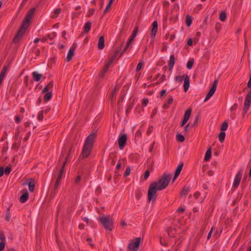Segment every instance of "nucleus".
I'll list each match as a JSON object with an SVG mask.
<instances>
[{
	"label": "nucleus",
	"mask_w": 251,
	"mask_h": 251,
	"mask_svg": "<svg viewBox=\"0 0 251 251\" xmlns=\"http://www.w3.org/2000/svg\"><path fill=\"white\" fill-rule=\"evenodd\" d=\"M171 178V175L164 174L157 181H154L150 184L148 192V200L149 202L156 200L157 191L165 189L168 186Z\"/></svg>",
	"instance_id": "obj_1"
},
{
	"label": "nucleus",
	"mask_w": 251,
	"mask_h": 251,
	"mask_svg": "<svg viewBox=\"0 0 251 251\" xmlns=\"http://www.w3.org/2000/svg\"><path fill=\"white\" fill-rule=\"evenodd\" d=\"M35 10L36 8L35 7L31 8L27 13L24 18L22 25H21L13 39V42L14 43H17L25 33L26 30L28 26L30 20L34 15Z\"/></svg>",
	"instance_id": "obj_2"
},
{
	"label": "nucleus",
	"mask_w": 251,
	"mask_h": 251,
	"mask_svg": "<svg viewBox=\"0 0 251 251\" xmlns=\"http://www.w3.org/2000/svg\"><path fill=\"white\" fill-rule=\"evenodd\" d=\"M98 221H100L102 226L106 230L112 231L113 229V220L109 216H102L98 218Z\"/></svg>",
	"instance_id": "obj_3"
},
{
	"label": "nucleus",
	"mask_w": 251,
	"mask_h": 251,
	"mask_svg": "<svg viewBox=\"0 0 251 251\" xmlns=\"http://www.w3.org/2000/svg\"><path fill=\"white\" fill-rule=\"evenodd\" d=\"M140 237L135 238L129 243L128 248L131 251H137L140 244Z\"/></svg>",
	"instance_id": "obj_4"
},
{
	"label": "nucleus",
	"mask_w": 251,
	"mask_h": 251,
	"mask_svg": "<svg viewBox=\"0 0 251 251\" xmlns=\"http://www.w3.org/2000/svg\"><path fill=\"white\" fill-rule=\"evenodd\" d=\"M251 104V88L249 90L246 96L245 99V103L243 108V112L245 114L250 107Z\"/></svg>",
	"instance_id": "obj_5"
},
{
	"label": "nucleus",
	"mask_w": 251,
	"mask_h": 251,
	"mask_svg": "<svg viewBox=\"0 0 251 251\" xmlns=\"http://www.w3.org/2000/svg\"><path fill=\"white\" fill-rule=\"evenodd\" d=\"M127 141V136L126 134H120L118 139L119 147L120 150H123L125 147Z\"/></svg>",
	"instance_id": "obj_6"
},
{
	"label": "nucleus",
	"mask_w": 251,
	"mask_h": 251,
	"mask_svg": "<svg viewBox=\"0 0 251 251\" xmlns=\"http://www.w3.org/2000/svg\"><path fill=\"white\" fill-rule=\"evenodd\" d=\"M72 148L73 147H71L67 154V155L65 156V159H64V161H63V164H62V165L59 170V173H58V177H61L62 178V176H63V174L64 172V168H65V166L67 162V160L70 156V153H71V151L72 150Z\"/></svg>",
	"instance_id": "obj_7"
},
{
	"label": "nucleus",
	"mask_w": 251,
	"mask_h": 251,
	"mask_svg": "<svg viewBox=\"0 0 251 251\" xmlns=\"http://www.w3.org/2000/svg\"><path fill=\"white\" fill-rule=\"evenodd\" d=\"M92 148L93 147L84 144L81 154L82 157H87L91 153Z\"/></svg>",
	"instance_id": "obj_8"
},
{
	"label": "nucleus",
	"mask_w": 251,
	"mask_h": 251,
	"mask_svg": "<svg viewBox=\"0 0 251 251\" xmlns=\"http://www.w3.org/2000/svg\"><path fill=\"white\" fill-rule=\"evenodd\" d=\"M242 174H243L242 171L240 170L238 172V173L236 175L234 179V182H233V186L234 188H237L239 186V184L241 181V177L242 176Z\"/></svg>",
	"instance_id": "obj_9"
},
{
	"label": "nucleus",
	"mask_w": 251,
	"mask_h": 251,
	"mask_svg": "<svg viewBox=\"0 0 251 251\" xmlns=\"http://www.w3.org/2000/svg\"><path fill=\"white\" fill-rule=\"evenodd\" d=\"M95 138L96 136L95 133H92L90 134L86 138L84 144L93 147L95 142Z\"/></svg>",
	"instance_id": "obj_10"
},
{
	"label": "nucleus",
	"mask_w": 251,
	"mask_h": 251,
	"mask_svg": "<svg viewBox=\"0 0 251 251\" xmlns=\"http://www.w3.org/2000/svg\"><path fill=\"white\" fill-rule=\"evenodd\" d=\"M192 110L188 109L185 112L183 119L180 124V126L183 127L188 122Z\"/></svg>",
	"instance_id": "obj_11"
},
{
	"label": "nucleus",
	"mask_w": 251,
	"mask_h": 251,
	"mask_svg": "<svg viewBox=\"0 0 251 251\" xmlns=\"http://www.w3.org/2000/svg\"><path fill=\"white\" fill-rule=\"evenodd\" d=\"M76 45H77L76 43H74L72 47L70 49L66 59V60L67 62L70 61L72 59L73 56L74 55V52L76 47Z\"/></svg>",
	"instance_id": "obj_12"
},
{
	"label": "nucleus",
	"mask_w": 251,
	"mask_h": 251,
	"mask_svg": "<svg viewBox=\"0 0 251 251\" xmlns=\"http://www.w3.org/2000/svg\"><path fill=\"white\" fill-rule=\"evenodd\" d=\"M152 28L151 30V37L154 39L156 35L158 29V23L156 21H154L151 25Z\"/></svg>",
	"instance_id": "obj_13"
},
{
	"label": "nucleus",
	"mask_w": 251,
	"mask_h": 251,
	"mask_svg": "<svg viewBox=\"0 0 251 251\" xmlns=\"http://www.w3.org/2000/svg\"><path fill=\"white\" fill-rule=\"evenodd\" d=\"M217 83L218 80L215 79L213 83L212 86L211 87V88L209 90V91L206 95V96H207V97H209V98H210L214 95L216 90Z\"/></svg>",
	"instance_id": "obj_14"
},
{
	"label": "nucleus",
	"mask_w": 251,
	"mask_h": 251,
	"mask_svg": "<svg viewBox=\"0 0 251 251\" xmlns=\"http://www.w3.org/2000/svg\"><path fill=\"white\" fill-rule=\"evenodd\" d=\"M22 195L20 198V201L22 203L25 202L28 199L29 194L26 189H23L22 191Z\"/></svg>",
	"instance_id": "obj_15"
},
{
	"label": "nucleus",
	"mask_w": 251,
	"mask_h": 251,
	"mask_svg": "<svg viewBox=\"0 0 251 251\" xmlns=\"http://www.w3.org/2000/svg\"><path fill=\"white\" fill-rule=\"evenodd\" d=\"M183 166V163L179 164L177 166V167L176 170V171L175 173V175H174L173 179V182H174L176 179V178L180 174L181 171L182 169Z\"/></svg>",
	"instance_id": "obj_16"
},
{
	"label": "nucleus",
	"mask_w": 251,
	"mask_h": 251,
	"mask_svg": "<svg viewBox=\"0 0 251 251\" xmlns=\"http://www.w3.org/2000/svg\"><path fill=\"white\" fill-rule=\"evenodd\" d=\"M190 85V78L187 75H185V79L184 80L183 88L185 92H186Z\"/></svg>",
	"instance_id": "obj_17"
},
{
	"label": "nucleus",
	"mask_w": 251,
	"mask_h": 251,
	"mask_svg": "<svg viewBox=\"0 0 251 251\" xmlns=\"http://www.w3.org/2000/svg\"><path fill=\"white\" fill-rule=\"evenodd\" d=\"M104 36H101L99 38L98 44V47L99 50H102L104 48Z\"/></svg>",
	"instance_id": "obj_18"
},
{
	"label": "nucleus",
	"mask_w": 251,
	"mask_h": 251,
	"mask_svg": "<svg viewBox=\"0 0 251 251\" xmlns=\"http://www.w3.org/2000/svg\"><path fill=\"white\" fill-rule=\"evenodd\" d=\"M168 234L170 237H174L176 234V228L172 227H169L166 229Z\"/></svg>",
	"instance_id": "obj_19"
},
{
	"label": "nucleus",
	"mask_w": 251,
	"mask_h": 251,
	"mask_svg": "<svg viewBox=\"0 0 251 251\" xmlns=\"http://www.w3.org/2000/svg\"><path fill=\"white\" fill-rule=\"evenodd\" d=\"M175 63V57L174 55H171L169 61L168 67L170 70H172Z\"/></svg>",
	"instance_id": "obj_20"
},
{
	"label": "nucleus",
	"mask_w": 251,
	"mask_h": 251,
	"mask_svg": "<svg viewBox=\"0 0 251 251\" xmlns=\"http://www.w3.org/2000/svg\"><path fill=\"white\" fill-rule=\"evenodd\" d=\"M32 75L34 80L37 82L39 81L42 77V75L39 74L37 72H33L32 73Z\"/></svg>",
	"instance_id": "obj_21"
},
{
	"label": "nucleus",
	"mask_w": 251,
	"mask_h": 251,
	"mask_svg": "<svg viewBox=\"0 0 251 251\" xmlns=\"http://www.w3.org/2000/svg\"><path fill=\"white\" fill-rule=\"evenodd\" d=\"M53 86V81L50 82L48 85L44 88V89L42 91V93H45L47 92H48L49 91L52 89Z\"/></svg>",
	"instance_id": "obj_22"
},
{
	"label": "nucleus",
	"mask_w": 251,
	"mask_h": 251,
	"mask_svg": "<svg viewBox=\"0 0 251 251\" xmlns=\"http://www.w3.org/2000/svg\"><path fill=\"white\" fill-rule=\"evenodd\" d=\"M211 153H212V150H211V148L210 147L209 148L206 153H205V156H204V160L205 161H209V159H210L211 157Z\"/></svg>",
	"instance_id": "obj_23"
},
{
	"label": "nucleus",
	"mask_w": 251,
	"mask_h": 251,
	"mask_svg": "<svg viewBox=\"0 0 251 251\" xmlns=\"http://www.w3.org/2000/svg\"><path fill=\"white\" fill-rule=\"evenodd\" d=\"M190 191V187L188 186L185 185L181 191V195L186 196Z\"/></svg>",
	"instance_id": "obj_24"
},
{
	"label": "nucleus",
	"mask_w": 251,
	"mask_h": 251,
	"mask_svg": "<svg viewBox=\"0 0 251 251\" xmlns=\"http://www.w3.org/2000/svg\"><path fill=\"white\" fill-rule=\"evenodd\" d=\"M92 23L90 21L87 22L84 26V31L86 33H88L91 27Z\"/></svg>",
	"instance_id": "obj_25"
},
{
	"label": "nucleus",
	"mask_w": 251,
	"mask_h": 251,
	"mask_svg": "<svg viewBox=\"0 0 251 251\" xmlns=\"http://www.w3.org/2000/svg\"><path fill=\"white\" fill-rule=\"evenodd\" d=\"M7 69H8V67L6 65H4L2 69V70L0 73V77H1L2 78L4 79L5 76V75H6V72L7 71Z\"/></svg>",
	"instance_id": "obj_26"
},
{
	"label": "nucleus",
	"mask_w": 251,
	"mask_h": 251,
	"mask_svg": "<svg viewBox=\"0 0 251 251\" xmlns=\"http://www.w3.org/2000/svg\"><path fill=\"white\" fill-rule=\"evenodd\" d=\"M52 94L51 92H47L44 97V100L45 102L49 101L52 97Z\"/></svg>",
	"instance_id": "obj_27"
},
{
	"label": "nucleus",
	"mask_w": 251,
	"mask_h": 251,
	"mask_svg": "<svg viewBox=\"0 0 251 251\" xmlns=\"http://www.w3.org/2000/svg\"><path fill=\"white\" fill-rule=\"evenodd\" d=\"M185 75H176L175 77L176 81L181 83L185 79Z\"/></svg>",
	"instance_id": "obj_28"
},
{
	"label": "nucleus",
	"mask_w": 251,
	"mask_h": 251,
	"mask_svg": "<svg viewBox=\"0 0 251 251\" xmlns=\"http://www.w3.org/2000/svg\"><path fill=\"white\" fill-rule=\"evenodd\" d=\"M131 44H128V42H127L126 43V47H125L124 49L122 50V51L120 53V56L119 58H120L121 56H122V55L126 52L127 51H129L130 50V48H129V46Z\"/></svg>",
	"instance_id": "obj_29"
},
{
	"label": "nucleus",
	"mask_w": 251,
	"mask_h": 251,
	"mask_svg": "<svg viewBox=\"0 0 251 251\" xmlns=\"http://www.w3.org/2000/svg\"><path fill=\"white\" fill-rule=\"evenodd\" d=\"M226 137V133L224 132L223 131H221L219 135V141L221 143H223Z\"/></svg>",
	"instance_id": "obj_30"
},
{
	"label": "nucleus",
	"mask_w": 251,
	"mask_h": 251,
	"mask_svg": "<svg viewBox=\"0 0 251 251\" xmlns=\"http://www.w3.org/2000/svg\"><path fill=\"white\" fill-rule=\"evenodd\" d=\"M192 23V19L191 16L187 15L186 17V24L188 26H190Z\"/></svg>",
	"instance_id": "obj_31"
},
{
	"label": "nucleus",
	"mask_w": 251,
	"mask_h": 251,
	"mask_svg": "<svg viewBox=\"0 0 251 251\" xmlns=\"http://www.w3.org/2000/svg\"><path fill=\"white\" fill-rule=\"evenodd\" d=\"M176 140L180 142H183L185 140V137L184 135L180 134H177L176 135Z\"/></svg>",
	"instance_id": "obj_32"
},
{
	"label": "nucleus",
	"mask_w": 251,
	"mask_h": 251,
	"mask_svg": "<svg viewBox=\"0 0 251 251\" xmlns=\"http://www.w3.org/2000/svg\"><path fill=\"white\" fill-rule=\"evenodd\" d=\"M200 32H197L195 35V37L193 39L194 43L195 45H196L199 42V38L201 36Z\"/></svg>",
	"instance_id": "obj_33"
},
{
	"label": "nucleus",
	"mask_w": 251,
	"mask_h": 251,
	"mask_svg": "<svg viewBox=\"0 0 251 251\" xmlns=\"http://www.w3.org/2000/svg\"><path fill=\"white\" fill-rule=\"evenodd\" d=\"M133 106V102H130L128 105L127 107L126 110V114L127 115L130 112L132 107Z\"/></svg>",
	"instance_id": "obj_34"
},
{
	"label": "nucleus",
	"mask_w": 251,
	"mask_h": 251,
	"mask_svg": "<svg viewBox=\"0 0 251 251\" xmlns=\"http://www.w3.org/2000/svg\"><path fill=\"white\" fill-rule=\"evenodd\" d=\"M114 1V0H109V2L108 3V4L106 6V7L103 11L104 14H105L107 12V10L110 8V7L111 6Z\"/></svg>",
	"instance_id": "obj_35"
},
{
	"label": "nucleus",
	"mask_w": 251,
	"mask_h": 251,
	"mask_svg": "<svg viewBox=\"0 0 251 251\" xmlns=\"http://www.w3.org/2000/svg\"><path fill=\"white\" fill-rule=\"evenodd\" d=\"M12 171V166L10 165H8L6 166L5 169H4V174L8 176L10 174V172Z\"/></svg>",
	"instance_id": "obj_36"
},
{
	"label": "nucleus",
	"mask_w": 251,
	"mask_h": 251,
	"mask_svg": "<svg viewBox=\"0 0 251 251\" xmlns=\"http://www.w3.org/2000/svg\"><path fill=\"white\" fill-rule=\"evenodd\" d=\"M226 18V14L225 11H222L220 14L219 18L221 21H225Z\"/></svg>",
	"instance_id": "obj_37"
},
{
	"label": "nucleus",
	"mask_w": 251,
	"mask_h": 251,
	"mask_svg": "<svg viewBox=\"0 0 251 251\" xmlns=\"http://www.w3.org/2000/svg\"><path fill=\"white\" fill-rule=\"evenodd\" d=\"M227 127H228L227 123L226 121H224L222 124V126L220 128V130H221V131H224L227 129Z\"/></svg>",
	"instance_id": "obj_38"
},
{
	"label": "nucleus",
	"mask_w": 251,
	"mask_h": 251,
	"mask_svg": "<svg viewBox=\"0 0 251 251\" xmlns=\"http://www.w3.org/2000/svg\"><path fill=\"white\" fill-rule=\"evenodd\" d=\"M61 179V177H59L57 176V178L56 179V180L55 181V184L54 186V190L55 192L57 190V189L58 188V187L60 183Z\"/></svg>",
	"instance_id": "obj_39"
},
{
	"label": "nucleus",
	"mask_w": 251,
	"mask_h": 251,
	"mask_svg": "<svg viewBox=\"0 0 251 251\" xmlns=\"http://www.w3.org/2000/svg\"><path fill=\"white\" fill-rule=\"evenodd\" d=\"M29 190L31 192H33L35 188V184L34 182H29L28 183Z\"/></svg>",
	"instance_id": "obj_40"
},
{
	"label": "nucleus",
	"mask_w": 251,
	"mask_h": 251,
	"mask_svg": "<svg viewBox=\"0 0 251 251\" xmlns=\"http://www.w3.org/2000/svg\"><path fill=\"white\" fill-rule=\"evenodd\" d=\"M21 144V140H19V143H17L16 142L13 144L12 146V149L15 150H18Z\"/></svg>",
	"instance_id": "obj_41"
},
{
	"label": "nucleus",
	"mask_w": 251,
	"mask_h": 251,
	"mask_svg": "<svg viewBox=\"0 0 251 251\" xmlns=\"http://www.w3.org/2000/svg\"><path fill=\"white\" fill-rule=\"evenodd\" d=\"M56 33L55 32H53L49 34L46 36H47L48 40L50 39V40H52L56 37Z\"/></svg>",
	"instance_id": "obj_42"
},
{
	"label": "nucleus",
	"mask_w": 251,
	"mask_h": 251,
	"mask_svg": "<svg viewBox=\"0 0 251 251\" xmlns=\"http://www.w3.org/2000/svg\"><path fill=\"white\" fill-rule=\"evenodd\" d=\"M194 63V60L193 59L190 60L187 63V68L189 70L191 69Z\"/></svg>",
	"instance_id": "obj_43"
},
{
	"label": "nucleus",
	"mask_w": 251,
	"mask_h": 251,
	"mask_svg": "<svg viewBox=\"0 0 251 251\" xmlns=\"http://www.w3.org/2000/svg\"><path fill=\"white\" fill-rule=\"evenodd\" d=\"M123 45V44H122L120 46V48L119 50H116L115 51L113 54L111 56L112 57H113V58H114V59H115L117 57V56H118V54L119 53V52L121 50V49Z\"/></svg>",
	"instance_id": "obj_44"
},
{
	"label": "nucleus",
	"mask_w": 251,
	"mask_h": 251,
	"mask_svg": "<svg viewBox=\"0 0 251 251\" xmlns=\"http://www.w3.org/2000/svg\"><path fill=\"white\" fill-rule=\"evenodd\" d=\"M10 207L7 209L6 214L5 216V219L6 221L9 222L10 220Z\"/></svg>",
	"instance_id": "obj_45"
},
{
	"label": "nucleus",
	"mask_w": 251,
	"mask_h": 251,
	"mask_svg": "<svg viewBox=\"0 0 251 251\" xmlns=\"http://www.w3.org/2000/svg\"><path fill=\"white\" fill-rule=\"evenodd\" d=\"M114 58H113V57H112L111 56L110 57L109 61H108V62L107 63V64L105 65V66L107 68H109V67L110 66V65L112 64V63L113 62V61L114 60Z\"/></svg>",
	"instance_id": "obj_46"
},
{
	"label": "nucleus",
	"mask_w": 251,
	"mask_h": 251,
	"mask_svg": "<svg viewBox=\"0 0 251 251\" xmlns=\"http://www.w3.org/2000/svg\"><path fill=\"white\" fill-rule=\"evenodd\" d=\"M44 116H43V111H41L39 112L37 119L39 121H42L43 120Z\"/></svg>",
	"instance_id": "obj_47"
},
{
	"label": "nucleus",
	"mask_w": 251,
	"mask_h": 251,
	"mask_svg": "<svg viewBox=\"0 0 251 251\" xmlns=\"http://www.w3.org/2000/svg\"><path fill=\"white\" fill-rule=\"evenodd\" d=\"M138 31V26L136 25L134 27L131 35L133 36L134 37H135L137 34Z\"/></svg>",
	"instance_id": "obj_48"
},
{
	"label": "nucleus",
	"mask_w": 251,
	"mask_h": 251,
	"mask_svg": "<svg viewBox=\"0 0 251 251\" xmlns=\"http://www.w3.org/2000/svg\"><path fill=\"white\" fill-rule=\"evenodd\" d=\"M130 168L129 167H127L126 168V170L124 174V176L125 177H127L129 174H130Z\"/></svg>",
	"instance_id": "obj_49"
},
{
	"label": "nucleus",
	"mask_w": 251,
	"mask_h": 251,
	"mask_svg": "<svg viewBox=\"0 0 251 251\" xmlns=\"http://www.w3.org/2000/svg\"><path fill=\"white\" fill-rule=\"evenodd\" d=\"M150 175V171L149 170H146L144 173V179L147 180Z\"/></svg>",
	"instance_id": "obj_50"
},
{
	"label": "nucleus",
	"mask_w": 251,
	"mask_h": 251,
	"mask_svg": "<svg viewBox=\"0 0 251 251\" xmlns=\"http://www.w3.org/2000/svg\"><path fill=\"white\" fill-rule=\"evenodd\" d=\"M0 240L1 241L5 242V236L4 234V233L2 231H0Z\"/></svg>",
	"instance_id": "obj_51"
},
{
	"label": "nucleus",
	"mask_w": 251,
	"mask_h": 251,
	"mask_svg": "<svg viewBox=\"0 0 251 251\" xmlns=\"http://www.w3.org/2000/svg\"><path fill=\"white\" fill-rule=\"evenodd\" d=\"M143 65V62H140L138 64V65H137V67H136V72H139V71H140V70H141V68H142V67Z\"/></svg>",
	"instance_id": "obj_52"
},
{
	"label": "nucleus",
	"mask_w": 251,
	"mask_h": 251,
	"mask_svg": "<svg viewBox=\"0 0 251 251\" xmlns=\"http://www.w3.org/2000/svg\"><path fill=\"white\" fill-rule=\"evenodd\" d=\"M95 12V9H90L88 11V13L87 15V17H90L91 16H92Z\"/></svg>",
	"instance_id": "obj_53"
},
{
	"label": "nucleus",
	"mask_w": 251,
	"mask_h": 251,
	"mask_svg": "<svg viewBox=\"0 0 251 251\" xmlns=\"http://www.w3.org/2000/svg\"><path fill=\"white\" fill-rule=\"evenodd\" d=\"M166 80V75H163L161 78L158 80V81L156 83L157 84H159V83H160L162 82H163L164 81H165Z\"/></svg>",
	"instance_id": "obj_54"
},
{
	"label": "nucleus",
	"mask_w": 251,
	"mask_h": 251,
	"mask_svg": "<svg viewBox=\"0 0 251 251\" xmlns=\"http://www.w3.org/2000/svg\"><path fill=\"white\" fill-rule=\"evenodd\" d=\"M61 12V9L60 8H57L54 10V13L56 15L55 16H52V18H54L58 16V15L60 14Z\"/></svg>",
	"instance_id": "obj_55"
},
{
	"label": "nucleus",
	"mask_w": 251,
	"mask_h": 251,
	"mask_svg": "<svg viewBox=\"0 0 251 251\" xmlns=\"http://www.w3.org/2000/svg\"><path fill=\"white\" fill-rule=\"evenodd\" d=\"M5 246V243L3 241L0 242V251H2Z\"/></svg>",
	"instance_id": "obj_56"
},
{
	"label": "nucleus",
	"mask_w": 251,
	"mask_h": 251,
	"mask_svg": "<svg viewBox=\"0 0 251 251\" xmlns=\"http://www.w3.org/2000/svg\"><path fill=\"white\" fill-rule=\"evenodd\" d=\"M108 69V68H107L105 66H104V69L100 73V76L101 77H103L104 76V75H105V73L107 72Z\"/></svg>",
	"instance_id": "obj_57"
},
{
	"label": "nucleus",
	"mask_w": 251,
	"mask_h": 251,
	"mask_svg": "<svg viewBox=\"0 0 251 251\" xmlns=\"http://www.w3.org/2000/svg\"><path fill=\"white\" fill-rule=\"evenodd\" d=\"M192 127L191 126H190V125L189 124H188L185 127H184V132H185L186 133H187L189 130V129L190 128Z\"/></svg>",
	"instance_id": "obj_58"
},
{
	"label": "nucleus",
	"mask_w": 251,
	"mask_h": 251,
	"mask_svg": "<svg viewBox=\"0 0 251 251\" xmlns=\"http://www.w3.org/2000/svg\"><path fill=\"white\" fill-rule=\"evenodd\" d=\"M237 108V104L234 103L230 108V111L232 112L234 111Z\"/></svg>",
	"instance_id": "obj_59"
},
{
	"label": "nucleus",
	"mask_w": 251,
	"mask_h": 251,
	"mask_svg": "<svg viewBox=\"0 0 251 251\" xmlns=\"http://www.w3.org/2000/svg\"><path fill=\"white\" fill-rule=\"evenodd\" d=\"M173 96H169V98L167 103H168V104L171 105L173 103Z\"/></svg>",
	"instance_id": "obj_60"
},
{
	"label": "nucleus",
	"mask_w": 251,
	"mask_h": 251,
	"mask_svg": "<svg viewBox=\"0 0 251 251\" xmlns=\"http://www.w3.org/2000/svg\"><path fill=\"white\" fill-rule=\"evenodd\" d=\"M30 134H31V132L30 131L28 132L27 133L26 136L25 137V138L24 139V141H27L29 139Z\"/></svg>",
	"instance_id": "obj_61"
},
{
	"label": "nucleus",
	"mask_w": 251,
	"mask_h": 251,
	"mask_svg": "<svg viewBox=\"0 0 251 251\" xmlns=\"http://www.w3.org/2000/svg\"><path fill=\"white\" fill-rule=\"evenodd\" d=\"M19 135H20V130L19 129H18L15 133V136H14V139L16 141H17L18 137L19 136Z\"/></svg>",
	"instance_id": "obj_62"
},
{
	"label": "nucleus",
	"mask_w": 251,
	"mask_h": 251,
	"mask_svg": "<svg viewBox=\"0 0 251 251\" xmlns=\"http://www.w3.org/2000/svg\"><path fill=\"white\" fill-rule=\"evenodd\" d=\"M193 40L192 38H189L187 42V44L189 46H192L193 45Z\"/></svg>",
	"instance_id": "obj_63"
},
{
	"label": "nucleus",
	"mask_w": 251,
	"mask_h": 251,
	"mask_svg": "<svg viewBox=\"0 0 251 251\" xmlns=\"http://www.w3.org/2000/svg\"><path fill=\"white\" fill-rule=\"evenodd\" d=\"M15 121L16 123L19 124L21 122V120L20 117L18 115H17L15 116Z\"/></svg>",
	"instance_id": "obj_64"
}]
</instances>
